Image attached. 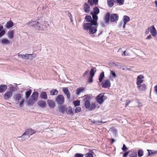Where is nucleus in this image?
<instances>
[{
    "instance_id": "nucleus-1",
    "label": "nucleus",
    "mask_w": 157,
    "mask_h": 157,
    "mask_svg": "<svg viewBox=\"0 0 157 157\" xmlns=\"http://www.w3.org/2000/svg\"><path fill=\"white\" fill-rule=\"evenodd\" d=\"M26 25H27L29 27H32L37 29H41V24L36 21L31 20L26 23Z\"/></svg>"
},
{
    "instance_id": "nucleus-2",
    "label": "nucleus",
    "mask_w": 157,
    "mask_h": 157,
    "mask_svg": "<svg viewBox=\"0 0 157 157\" xmlns=\"http://www.w3.org/2000/svg\"><path fill=\"white\" fill-rule=\"evenodd\" d=\"M104 95V93H102L96 97V100L99 104H101L107 99V97Z\"/></svg>"
},
{
    "instance_id": "nucleus-3",
    "label": "nucleus",
    "mask_w": 157,
    "mask_h": 157,
    "mask_svg": "<svg viewBox=\"0 0 157 157\" xmlns=\"http://www.w3.org/2000/svg\"><path fill=\"white\" fill-rule=\"evenodd\" d=\"M64 97L62 95H59L56 98L55 101L58 106L63 105L64 102Z\"/></svg>"
},
{
    "instance_id": "nucleus-4",
    "label": "nucleus",
    "mask_w": 157,
    "mask_h": 157,
    "mask_svg": "<svg viewBox=\"0 0 157 157\" xmlns=\"http://www.w3.org/2000/svg\"><path fill=\"white\" fill-rule=\"evenodd\" d=\"M90 14L92 16V22H91V24L95 26L98 25V24L97 21L98 19V17L97 14H93L92 12H90Z\"/></svg>"
},
{
    "instance_id": "nucleus-5",
    "label": "nucleus",
    "mask_w": 157,
    "mask_h": 157,
    "mask_svg": "<svg viewBox=\"0 0 157 157\" xmlns=\"http://www.w3.org/2000/svg\"><path fill=\"white\" fill-rule=\"evenodd\" d=\"M119 18V16L117 14L112 13L110 14V21L111 22H115L117 21Z\"/></svg>"
},
{
    "instance_id": "nucleus-6",
    "label": "nucleus",
    "mask_w": 157,
    "mask_h": 157,
    "mask_svg": "<svg viewBox=\"0 0 157 157\" xmlns=\"http://www.w3.org/2000/svg\"><path fill=\"white\" fill-rule=\"evenodd\" d=\"M149 31L153 36L156 35L157 32L155 28L153 25H152L148 28Z\"/></svg>"
},
{
    "instance_id": "nucleus-7",
    "label": "nucleus",
    "mask_w": 157,
    "mask_h": 157,
    "mask_svg": "<svg viewBox=\"0 0 157 157\" xmlns=\"http://www.w3.org/2000/svg\"><path fill=\"white\" fill-rule=\"evenodd\" d=\"M102 86L104 88H107L111 86V83L109 80H105L104 82L101 83Z\"/></svg>"
},
{
    "instance_id": "nucleus-8",
    "label": "nucleus",
    "mask_w": 157,
    "mask_h": 157,
    "mask_svg": "<svg viewBox=\"0 0 157 157\" xmlns=\"http://www.w3.org/2000/svg\"><path fill=\"white\" fill-rule=\"evenodd\" d=\"M137 85V88L140 91H144L147 89V86L145 84H140Z\"/></svg>"
},
{
    "instance_id": "nucleus-9",
    "label": "nucleus",
    "mask_w": 157,
    "mask_h": 157,
    "mask_svg": "<svg viewBox=\"0 0 157 157\" xmlns=\"http://www.w3.org/2000/svg\"><path fill=\"white\" fill-rule=\"evenodd\" d=\"M35 133V131L31 128L26 129L23 135H31Z\"/></svg>"
},
{
    "instance_id": "nucleus-10",
    "label": "nucleus",
    "mask_w": 157,
    "mask_h": 157,
    "mask_svg": "<svg viewBox=\"0 0 157 157\" xmlns=\"http://www.w3.org/2000/svg\"><path fill=\"white\" fill-rule=\"evenodd\" d=\"M144 78V75H138L136 78V85L140 84L143 83L144 80L142 79Z\"/></svg>"
},
{
    "instance_id": "nucleus-11",
    "label": "nucleus",
    "mask_w": 157,
    "mask_h": 157,
    "mask_svg": "<svg viewBox=\"0 0 157 157\" xmlns=\"http://www.w3.org/2000/svg\"><path fill=\"white\" fill-rule=\"evenodd\" d=\"M91 23H84L83 25V28L85 30H89L90 27L94 25Z\"/></svg>"
},
{
    "instance_id": "nucleus-12",
    "label": "nucleus",
    "mask_w": 157,
    "mask_h": 157,
    "mask_svg": "<svg viewBox=\"0 0 157 157\" xmlns=\"http://www.w3.org/2000/svg\"><path fill=\"white\" fill-rule=\"evenodd\" d=\"M104 20L105 21L104 23H108L110 19V13L108 12L106 13L104 17Z\"/></svg>"
},
{
    "instance_id": "nucleus-13",
    "label": "nucleus",
    "mask_w": 157,
    "mask_h": 157,
    "mask_svg": "<svg viewBox=\"0 0 157 157\" xmlns=\"http://www.w3.org/2000/svg\"><path fill=\"white\" fill-rule=\"evenodd\" d=\"M21 97L22 94L19 92L16 94L13 98L16 101H18L17 103H19V101L22 99Z\"/></svg>"
},
{
    "instance_id": "nucleus-14",
    "label": "nucleus",
    "mask_w": 157,
    "mask_h": 157,
    "mask_svg": "<svg viewBox=\"0 0 157 157\" xmlns=\"http://www.w3.org/2000/svg\"><path fill=\"white\" fill-rule=\"evenodd\" d=\"M47 103L50 108L53 109L55 107V102L52 100H47Z\"/></svg>"
},
{
    "instance_id": "nucleus-15",
    "label": "nucleus",
    "mask_w": 157,
    "mask_h": 157,
    "mask_svg": "<svg viewBox=\"0 0 157 157\" xmlns=\"http://www.w3.org/2000/svg\"><path fill=\"white\" fill-rule=\"evenodd\" d=\"M39 93L37 91H34L31 95V97L33 100H34L36 101L38 99Z\"/></svg>"
},
{
    "instance_id": "nucleus-16",
    "label": "nucleus",
    "mask_w": 157,
    "mask_h": 157,
    "mask_svg": "<svg viewBox=\"0 0 157 157\" xmlns=\"http://www.w3.org/2000/svg\"><path fill=\"white\" fill-rule=\"evenodd\" d=\"M63 90L64 94L67 95V99H70V94L69 91L67 88L63 87Z\"/></svg>"
},
{
    "instance_id": "nucleus-17",
    "label": "nucleus",
    "mask_w": 157,
    "mask_h": 157,
    "mask_svg": "<svg viewBox=\"0 0 157 157\" xmlns=\"http://www.w3.org/2000/svg\"><path fill=\"white\" fill-rule=\"evenodd\" d=\"M12 95V92L10 91H8L4 94V97L6 99L8 100L10 99Z\"/></svg>"
},
{
    "instance_id": "nucleus-18",
    "label": "nucleus",
    "mask_w": 157,
    "mask_h": 157,
    "mask_svg": "<svg viewBox=\"0 0 157 157\" xmlns=\"http://www.w3.org/2000/svg\"><path fill=\"white\" fill-rule=\"evenodd\" d=\"M89 30L90 34H93L97 31V28L96 27L92 26L90 27Z\"/></svg>"
},
{
    "instance_id": "nucleus-19",
    "label": "nucleus",
    "mask_w": 157,
    "mask_h": 157,
    "mask_svg": "<svg viewBox=\"0 0 157 157\" xmlns=\"http://www.w3.org/2000/svg\"><path fill=\"white\" fill-rule=\"evenodd\" d=\"M59 112L61 113L64 114L65 112H66V110L67 107L65 105H59Z\"/></svg>"
},
{
    "instance_id": "nucleus-20",
    "label": "nucleus",
    "mask_w": 157,
    "mask_h": 157,
    "mask_svg": "<svg viewBox=\"0 0 157 157\" xmlns=\"http://www.w3.org/2000/svg\"><path fill=\"white\" fill-rule=\"evenodd\" d=\"M37 105L41 108L44 107L46 105V102L44 101H39L37 102Z\"/></svg>"
},
{
    "instance_id": "nucleus-21",
    "label": "nucleus",
    "mask_w": 157,
    "mask_h": 157,
    "mask_svg": "<svg viewBox=\"0 0 157 157\" xmlns=\"http://www.w3.org/2000/svg\"><path fill=\"white\" fill-rule=\"evenodd\" d=\"M88 2L89 3L90 6H93L94 5H97L98 3V0H88Z\"/></svg>"
},
{
    "instance_id": "nucleus-22",
    "label": "nucleus",
    "mask_w": 157,
    "mask_h": 157,
    "mask_svg": "<svg viewBox=\"0 0 157 157\" xmlns=\"http://www.w3.org/2000/svg\"><path fill=\"white\" fill-rule=\"evenodd\" d=\"M130 151V153H129V157H137V153L134 150H129Z\"/></svg>"
},
{
    "instance_id": "nucleus-23",
    "label": "nucleus",
    "mask_w": 157,
    "mask_h": 157,
    "mask_svg": "<svg viewBox=\"0 0 157 157\" xmlns=\"http://www.w3.org/2000/svg\"><path fill=\"white\" fill-rule=\"evenodd\" d=\"M40 97L42 99H48V96L45 92H41Z\"/></svg>"
},
{
    "instance_id": "nucleus-24",
    "label": "nucleus",
    "mask_w": 157,
    "mask_h": 157,
    "mask_svg": "<svg viewBox=\"0 0 157 157\" xmlns=\"http://www.w3.org/2000/svg\"><path fill=\"white\" fill-rule=\"evenodd\" d=\"M90 9V7L88 4L86 3H85L84 6V9L85 12L86 13L89 12Z\"/></svg>"
},
{
    "instance_id": "nucleus-25",
    "label": "nucleus",
    "mask_w": 157,
    "mask_h": 157,
    "mask_svg": "<svg viewBox=\"0 0 157 157\" xmlns=\"http://www.w3.org/2000/svg\"><path fill=\"white\" fill-rule=\"evenodd\" d=\"M7 86L6 85H2L0 86V93H2L6 90Z\"/></svg>"
},
{
    "instance_id": "nucleus-26",
    "label": "nucleus",
    "mask_w": 157,
    "mask_h": 157,
    "mask_svg": "<svg viewBox=\"0 0 157 157\" xmlns=\"http://www.w3.org/2000/svg\"><path fill=\"white\" fill-rule=\"evenodd\" d=\"M66 113L67 114H70L71 115L73 114V112L72 111L71 107L69 106L68 108H67L66 110Z\"/></svg>"
},
{
    "instance_id": "nucleus-27",
    "label": "nucleus",
    "mask_w": 157,
    "mask_h": 157,
    "mask_svg": "<svg viewBox=\"0 0 157 157\" xmlns=\"http://www.w3.org/2000/svg\"><path fill=\"white\" fill-rule=\"evenodd\" d=\"M3 29V26L0 25V38L4 35L6 33V31Z\"/></svg>"
},
{
    "instance_id": "nucleus-28",
    "label": "nucleus",
    "mask_w": 157,
    "mask_h": 157,
    "mask_svg": "<svg viewBox=\"0 0 157 157\" xmlns=\"http://www.w3.org/2000/svg\"><path fill=\"white\" fill-rule=\"evenodd\" d=\"M13 26V22L11 21L7 22L6 24V27L8 29L11 28Z\"/></svg>"
},
{
    "instance_id": "nucleus-29",
    "label": "nucleus",
    "mask_w": 157,
    "mask_h": 157,
    "mask_svg": "<svg viewBox=\"0 0 157 157\" xmlns=\"http://www.w3.org/2000/svg\"><path fill=\"white\" fill-rule=\"evenodd\" d=\"M96 71V69L95 67H92L90 72V76H94L95 75V72Z\"/></svg>"
},
{
    "instance_id": "nucleus-30",
    "label": "nucleus",
    "mask_w": 157,
    "mask_h": 157,
    "mask_svg": "<svg viewBox=\"0 0 157 157\" xmlns=\"http://www.w3.org/2000/svg\"><path fill=\"white\" fill-rule=\"evenodd\" d=\"M100 13V10L98 7L96 6L93 9L92 13L94 14H98Z\"/></svg>"
},
{
    "instance_id": "nucleus-31",
    "label": "nucleus",
    "mask_w": 157,
    "mask_h": 157,
    "mask_svg": "<svg viewBox=\"0 0 157 157\" xmlns=\"http://www.w3.org/2000/svg\"><path fill=\"white\" fill-rule=\"evenodd\" d=\"M32 92V90L31 89H29L28 90L26 91L25 93V98L26 100H27Z\"/></svg>"
},
{
    "instance_id": "nucleus-32",
    "label": "nucleus",
    "mask_w": 157,
    "mask_h": 157,
    "mask_svg": "<svg viewBox=\"0 0 157 157\" xmlns=\"http://www.w3.org/2000/svg\"><path fill=\"white\" fill-rule=\"evenodd\" d=\"M84 90V88L83 87L78 88L76 90V94L77 95H79L81 93L83 92V91Z\"/></svg>"
},
{
    "instance_id": "nucleus-33",
    "label": "nucleus",
    "mask_w": 157,
    "mask_h": 157,
    "mask_svg": "<svg viewBox=\"0 0 157 157\" xmlns=\"http://www.w3.org/2000/svg\"><path fill=\"white\" fill-rule=\"evenodd\" d=\"M148 156H151L153 154L155 155L157 153V151H153L151 150H147Z\"/></svg>"
},
{
    "instance_id": "nucleus-34",
    "label": "nucleus",
    "mask_w": 157,
    "mask_h": 157,
    "mask_svg": "<svg viewBox=\"0 0 157 157\" xmlns=\"http://www.w3.org/2000/svg\"><path fill=\"white\" fill-rule=\"evenodd\" d=\"M1 42L2 44L7 45L10 44V41L7 39L3 38Z\"/></svg>"
},
{
    "instance_id": "nucleus-35",
    "label": "nucleus",
    "mask_w": 157,
    "mask_h": 157,
    "mask_svg": "<svg viewBox=\"0 0 157 157\" xmlns=\"http://www.w3.org/2000/svg\"><path fill=\"white\" fill-rule=\"evenodd\" d=\"M85 19L86 21L88 22V23H91L92 22V18L90 15L86 16L85 17Z\"/></svg>"
},
{
    "instance_id": "nucleus-36",
    "label": "nucleus",
    "mask_w": 157,
    "mask_h": 157,
    "mask_svg": "<svg viewBox=\"0 0 157 157\" xmlns=\"http://www.w3.org/2000/svg\"><path fill=\"white\" fill-rule=\"evenodd\" d=\"M105 75H104V72H101L99 75V82H102L104 78Z\"/></svg>"
},
{
    "instance_id": "nucleus-37",
    "label": "nucleus",
    "mask_w": 157,
    "mask_h": 157,
    "mask_svg": "<svg viewBox=\"0 0 157 157\" xmlns=\"http://www.w3.org/2000/svg\"><path fill=\"white\" fill-rule=\"evenodd\" d=\"M93 150H90L89 152L85 154V157H93Z\"/></svg>"
},
{
    "instance_id": "nucleus-38",
    "label": "nucleus",
    "mask_w": 157,
    "mask_h": 157,
    "mask_svg": "<svg viewBox=\"0 0 157 157\" xmlns=\"http://www.w3.org/2000/svg\"><path fill=\"white\" fill-rule=\"evenodd\" d=\"M36 101L32 98H30L28 101L27 103L29 105H33Z\"/></svg>"
},
{
    "instance_id": "nucleus-39",
    "label": "nucleus",
    "mask_w": 157,
    "mask_h": 157,
    "mask_svg": "<svg viewBox=\"0 0 157 157\" xmlns=\"http://www.w3.org/2000/svg\"><path fill=\"white\" fill-rule=\"evenodd\" d=\"M90 103L89 100H87L85 102V107L86 109H89L90 105Z\"/></svg>"
},
{
    "instance_id": "nucleus-40",
    "label": "nucleus",
    "mask_w": 157,
    "mask_h": 157,
    "mask_svg": "<svg viewBox=\"0 0 157 157\" xmlns=\"http://www.w3.org/2000/svg\"><path fill=\"white\" fill-rule=\"evenodd\" d=\"M8 36L10 39H12L14 37V32L13 31H8Z\"/></svg>"
},
{
    "instance_id": "nucleus-41",
    "label": "nucleus",
    "mask_w": 157,
    "mask_h": 157,
    "mask_svg": "<svg viewBox=\"0 0 157 157\" xmlns=\"http://www.w3.org/2000/svg\"><path fill=\"white\" fill-rule=\"evenodd\" d=\"M123 22L127 23L130 21L129 17L126 15H124L123 17Z\"/></svg>"
},
{
    "instance_id": "nucleus-42",
    "label": "nucleus",
    "mask_w": 157,
    "mask_h": 157,
    "mask_svg": "<svg viewBox=\"0 0 157 157\" xmlns=\"http://www.w3.org/2000/svg\"><path fill=\"white\" fill-rule=\"evenodd\" d=\"M107 4L109 7H112L114 5L113 0H107Z\"/></svg>"
},
{
    "instance_id": "nucleus-43",
    "label": "nucleus",
    "mask_w": 157,
    "mask_h": 157,
    "mask_svg": "<svg viewBox=\"0 0 157 157\" xmlns=\"http://www.w3.org/2000/svg\"><path fill=\"white\" fill-rule=\"evenodd\" d=\"M58 91L56 89H53L50 91V93L51 95H56L58 93Z\"/></svg>"
},
{
    "instance_id": "nucleus-44",
    "label": "nucleus",
    "mask_w": 157,
    "mask_h": 157,
    "mask_svg": "<svg viewBox=\"0 0 157 157\" xmlns=\"http://www.w3.org/2000/svg\"><path fill=\"white\" fill-rule=\"evenodd\" d=\"M144 151L142 149H139L138 151V156L139 157H141L143 155Z\"/></svg>"
},
{
    "instance_id": "nucleus-45",
    "label": "nucleus",
    "mask_w": 157,
    "mask_h": 157,
    "mask_svg": "<svg viewBox=\"0 0 157 157\" xmlns=\"http://www.w3.org/2000/svg\"><path fill=\"white\" fill-rule=\"evenodd\" d=\"M96 107V105L95 104L93 103L91 104H90V108L89 109L90 110V111L93 110L95 109V108Z\"/></svg>"
},
{
    "instance_id": "nucleus-46",
    "label": "nucleus",
    "mask_w": 157,
    "mask_h": 157,
    "mask_svg": "<svg viewBox=\"0 0 157 157\" xmlns=\"http://www.w3.org/2000/svg\"><path fill=\"white\" fill-rule=\"evenodd\" d=\"M114 2L115 3H118L120 5H122L124 3V0H114Z\"/></svg>"
},
{
    "instance_id": "nucleus-47",
    "label": "nucleus",
    "mask_w": 157,
    "mask_h": 157,
    "mask_svg": "<svg viewBox=\"0 0 157 157\" xmlns=\"http://www.w3.org/2000/svg\"><path fill=\"white\" fill-rule=\"evenodd\" d=\"M73 103L75 107L79 106L80 105V101L78 100L76 101H74Z\"/></svg>"
},
{
    "instance_id": "nucleus-48",
    "label": "nucleus",
    "mask_w": 157,
    "mask_h": 157,
    "mask_svg": "<svg viewBox=\"0 0 157 157\" xmlns=\"http://www.w3.org/2000/svg\"><path fill=\"white\" fill-rule=\"evenodd\" d=\"M29 56V54H26L25 55H21L22 58L24 59H29L28 56Z\"/></svg>"
},
{
    "instance_id": "nucleus-49",
    "label": "nucleus",
    "mask_w": 157,
    "mask_h": 157,
    "mask_svg": "<svg viewBox=\"0 0 157 157\" xmlns=\"http://www.w3.org/2000/svg\"><path fill=\"white\" fill-rule=\"evenodd\" d=\"M26 135H23H23L21 136H18L17 137V138H21V140H20V141H25L26 139V137H25V136H26Z\"/></svg>"
},
{
    "instance_id": "nucleus-50",
    "label": "nucleus",
    "mask_w": 157,
    "mask_h": 157,
    "mask_svg": "<svg viewBox=\"0 0 157 157\" xmlns=\"http://www.w3.org/2000/svg\"><path fill=\"white\" fill-rule=\"evenodd\" d=\"M84 155L80 153H77L75 154L74 157H83Z\"/></svg>"
},
{
    "instance_id": "nucleus-51",
    "label": "nucleus",
    "mask_w": 157,
    "mask_h": 157,
    "mask_svg": "<svg viewBox=\"0 0 157 157\" xmlns=\"http://www.w3.org/2000/svg\"><path fill=\"white\" fill-rule=\"evenodd\" d=\"M121 149L124 151H126L128 150V148L126 147L125 144H123Z\"/></svg>"
},
{
    "instance_id": "nucleus-52",
    "label": "nucleus",
    "mask_w": 157,
    "mask_h": 157,
    "mask_svg": "<svg viewBox=\"0 0 157 157\" xmlns=\"http://www.w3.org/2000/svg\"><path fill=\"white\" fill-rule=\"evenodd\" d=\"M29 55L28 58H30V59H29L32 60L33 58H35V55L33 54H29Z\"/></svg>"
},
{
    "instance_id": "nucleus-53",
    "label": "nucleus",
    "mask_w": 157,
    "mask_h": 157,
    "mask_svg": "<svg viewBox=\"0 0 157 157\" xmlns=\"http://www.w3.org/2000/svg\"><path fill=\"white\" fill-rule=\"evenodd\" d=\"M91 122L94 124H98L100 123H105V122H102V121H95V120H93L91 121Z\"/></svg>"
},
{
    "instance_id": "nucleus-54",
    "label": "nucleus",
    "mask_w": 157,
    "mask_h": 157,
    "mask_svg": "<svg viewBox=\"0 0 157 157\" xmlns=\"http://www.w3.org/2000/svg\"><path fill=\"white\" fill-rule=\"evenodd\" d=\"M81 108L79 107H77L75 110V113H78L81 111Z\"/></svg>"
},
{
    "instance_id": "nucleus-55",
    "label": "nucleus",
    "mask_w": 157,
    "mask_h": 157,
    "mask_svg": "<svg viewBox=\"0 0 157 157\" xmlns=\"http://www.w3.org/2000/svg\"><path fill=\"white\" fill-rule=\"evenodd\" d=\"M110 74L114 78H116L117 77L116 73L113 71H110Z\"/></svg>"
},
{
    "instance_id": "nucleus-56",
    "label": "nucleus",
    "mask_w": 157,
    "mask_h": 157,
    "mask_svg": "<svg viewBox=\"0 0 157 157\" xmlns=\"http://www.w3.org/2000/svg\"><path fill=\"white\" fill-rule=\"evenodd\" d=\"M130 151L129 150L125 151L123 154V157H126L128 155H129Z\"/></svg>"
},
{
    "instance_id": "nucleus-57",
    "label": "nucleus",
    "mask_w": 157,
    "mask_h": 157,
    "mask_svg": "<svg viewBox=\"0 0 157 157\" xmlns=\"http://www.w3.org/2000/svg\"><path fill=\"white\" fill-rule=\"evenodd\" d=\"M16 89V88L13 86H11L10 87V92L14 91Z\"/></svg>"
},
{
    "instance_id": "nucleus-58",
    "label": "nucleus",
    "mask_w": 157,
    "mask_h": 157,
    "mask_svg": "<svg viewBox=\"0 0 157 157\" xmlns=\"http://www.w3.org/2000/svg\"><path fill=\"white\" fill-rule=\"evenodd\" d=\"M94 76H90L89 77L88 79V82L89 83H91L93 82V77Z\"/></svg>"
},
{
    "instance_id": "nucleus-59",
    "label": "nucleus",
    "mask_w": 157,
    "mask_h": 157,
    "mask_svg": "<svg viewBox=\"0 0 157 157\" xmlns=\"http://www.w3.org/2000/svg\"><path fill=\"white\" fill-rule=\"evenodd\" d=\"M24 99L23 98H22L21 101L20 102L19 101V103L20 105H19L20 107H22L21 105L23 104L24 102Z\"/></svg>"
},
{
    "instance_id": "nucleus-60",
    "label": "nucleus",
    "mask_w": 157,
    "mask_h": 157,
    "mask_svg": "<svg viewBox=\"0 0 157 157\" xmlns=\"http://www.w3.org/2000/svg\"><path fill=\"white\" fill-rule=\"evenodd\" d=\"M128 68L126 66H123L122 67V69L123 70H128Z\"/></svg>"
},
{
    "instance_id": "nucleus-61",
    "label": "nucleus",
    "mask_w": 157,
    "mask_h": 157,
    "mask_svg": "<svg viewBox=\"0 0 157 157\" xmlns=\"http://www.w3.org/2000/svg\"><path fill=\"white\" fill-rule=\"evenodd\" d=\"M112 131L113 132V133L114 134H115L117 132V131L114 128L112 129Z\"/></svg>"
},
{
    "instance_id": "nucleus-62",
    "label": "nucleus",
    "mask_w": 157,
    "mask_h": 157,
    "mask_svg": "<svg viewBox=\"0 0 157 157\" xmlns=\"http://www.w3.org/2000/svg\"><path fill=\"white\" fill-rule=\"evenodd\" d=\"M110 140L111 141V144H113L114 142L116 141V140L113 138H111L110 139Z\"/></svg>"
},
{
    "instance_id": "nucleus-63",
    "label": "nucleus",
    "mask_w": 157,
    "mask_h": 157,
    "mask_svg": "<svg viewBox=\"0 0 157 157\" xmlns=\"http://www.w3.org/2000/svg\"><path fill=\"white\" fill-rule=\"evenodd\" d=\"M88 72V71L87 70V71H86L85 72V73H84L83 75V77H85V76L87 74Z\"/></svg>"
},
{
    "instance_id": "nucleus-64",
    "label": "nucleus",
    "mask_w": 157,
    "mask_h": 157,
    "mask_svg": "<svg viewBox=\"0 0 157 157\" xmlns=\"http://www.w3.org/2000/svg\"><path fill=\"white\" fill-rule=\"evenodd\" d=\"M150 32L149 31V29H148V28L146 29V30L145 32V33L146 34H148V33H149V32Z\"/></svg>"
}]
</instances>
